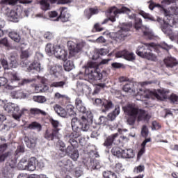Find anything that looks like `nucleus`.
I'll use <instances>...</instances> for the list:
<instances>
[{
  "instance_id": "nucleus-1",
  "label": "nucleus",
  "mask_w": 178,
  "mask_h": 178,
  "mask_svg": "<svg viewBox=\"0 0 178 178\" xmlns=\"http://www.w3.org/2000/svg\"><path fill=\"white\" fill-rule=\"evenodd\" d=\"M122 109L128 116L127 122L129 126H134L136 120L138 123H140V122L148 123L149 119H151V115L148 113V111L143 108H138L134 104H127L122 107Z\"/></svg>"
},
{
  "instance_id": "nucleus-2",
  "label": "nucleus",
  "mask_w": 178,
  "mask_h": 178,
  "mask_svg": "<svg viewBox=\"0 0 178 178\" xmlns=\"http://www.w3.org/2000/svg\"><path fill=\"white\" fill-rule=\"evenodd\" d=\"M1 89L6 88V90H13L16 87L21 86H24V84H29L30 81L29 79H23L21 83H18L17 85L13 84V83H17L20 81V76L17 72H8L4 74V77L1 78Z\"/></svg>"
},
{
  "instance_id": "nucleus-3",
  "label": "nucleus",
  "mask_w": 178,
  "mask_h": 178,
  "mask_svg": "<svg viewBox=\"0 0 178 178\" xmlns=\"http://www.w3.org/2000/svg\"><path fill=\"white\" fill-rule=\"evenodd\" d=\"M130 12H131V10L124 6L123 4L120 5L118 7L113 6L107 10V13H109L110 17L105 19L104 22H102V24H106L109 20L112 22V23H115V22H116V17H119L118 15H129Z\"/></svg>"
},
{
  "instance_id": "nucleus-4",
  "label": "nucleus",
  "mask_w": 178,
  "mask_h": 178,
  "mask_svg": "<svg viewBox=\"0 0 178 178\" xmlns=\"http://www.w3.org/2000/svg\"><path fill=\"white\" fill-rule=\"evenodd\" d=\"M156 47V44L154 42L144 43L143 45L138 46L136 50V54L138 56H140V58L151 60L152 62H156L158 59L156 55L154 54L152 52L147 51H152L151 48H155Z\"/></svg>"
},
{
  "instance_id": "nucleus-5",
  "label": "nucleus",
  "mask_w": 178,
  "mask_h": 178,
  "mask_svg": "<svg viewBox=\"0 0 178 178\" xmlns=\"http://www.w3.org/2000/svg\"><path fill=\"white\" fill-rule=\"evenodd\" d=\"M85 74L89 80H102V73H101V70H99V64L97 62L90 61L88 63Z\"/></svg>"
},
{
  "instance_id": "nucleus-6",
  "label": "nucleus",
  "mask_w": 178,
  "mask_h": 178,
  "mask_svg": "<svg viewBox=\"0 0 178 178\" xmlns=\"http://www.w3.org/2000/svg\"><path fill=\"white\" fill-rule=\"evenodd\" d=\"M158 92L156 91L145 90H143V93H140V95H142L144 98H156V99L162 101L163 99H168L169 98L170 91L168 89H159L158 90Z\"/></svg>"
},
{
  "instance_id": "nucleus-7",
  "label": "nucleus",
  "mask_w": 178,
  "mask_h": 178,
  "mask_svg": "<svg viewBox=\"0 0 178 178\" xmlns=\"http://www.w3.org/2000/svg\"><path fill=\"white\" fill-rule=\"evenodd\" d=\"M167 19V22L162 19L161 18H158L157 22L161 24V27L162 31L163 33H168V27L170 26L171 27H173V26H177L178 24V17L176 15L175 17H170V15L165 16Z\"/></svg>"
},
{
  "instance_id": "nucleus-8",
  "label": "nucleus",
  "mask_w": 178,
  "mask_h": 178,
  "mask_svg": "<svg viewBox=\"0 0 178 178\" xmlns=\"http://www.w3.org/2000/svg\"><path fill=\"white\" fill-rule=\"evenodd\" d=\"M94 105H97V106H102V112L103 113H106V112H109L111 109L113 108L114 104L112 100L106 99H92Z\"/></svg>"
},
{
  "instance_id": "nucleus-9",
  "label": "nucleus",
  "mask_w": 178,
  "mask_h": 178,
  "mask_svg": "<svg viewBox=\"0 0 178 178\" xmlns=\"http://www.w3.org/2000/svg\"><path fill=\"white\" fill-rule=\"evenodd\" d=\"M71 125L72 129L76 127H81L83 131H87L90 129V124H88V120L83 115L81 120H78L77 118H73L71 121Z\"/></svg>"
},
{
  "instance_id": "nucleus-10",
  "label": "nucleus",
  "mask_w": 178,
  "mask_h": 178,
  "mask_svg": "<svg viewBox=\"0 0 178 178\" xmlns=\"http://www.w3.org/2000/svg\"><path fill=\"white\" fill-rule=\"evenodd\" d=\"M133 27V24L131 23H124L120 31L115 33V38L120 40V41H124L126 37H129L130 33L129 32L131 30Z\"/></svg>"
},
{
  "instance_id": "nucleus-11",
  "label": "nucleus",
  "mask_w": 178,
  "mask_h": 178,
  "mask_svg": "<svg viewBox=\"0 0 178 178\" xmlns=\"http://www.w3.org/2000/svg\"><path fill=\"white\" fill-rule=\"evenodd\" d=\"M67 44L70 51L69 58L76 56V54H79L83 49V44H76L72 40H69Z\"/></svg>"
},
{
  "instance_id": "nucleus-12",
  "label": "nucleus",
  "mask_w": 178,
  "mask_h": 178,
  "mask_svg": "<svg viewBox=\"0 0 178 178\" xmlns=\"http://www.w3.org/2000/svg\"><path fill=\"white\" fill-rule=\"evenodd\" d=\"M69 155L74 161H77L79 159V150L76 149L73 146L69 145L65 149V153L59 152L60 156H65V155Z\"/></svg>"
},
{
  "instance_id": "nucleus-13",
  "label": "nucleus",
  "mask_w": 178,
  "mask_h": 178,
  "mask_svg": "<svg viewBox=\"0 0 178 178\" xmlns=\"http://www.w3.org/2000/svg\"><path fill=\"white\" fill-rule=\"evenodd\" d=\"M115 56L116 58H123L124 59L129 61L136 60V56L134 54V53L126 49L118 51L115 54Z\"/></svg>"
},
{
  "instance_id": "nucleus-14",
  "label": "nucleus",
  "mask_w": 178,
  "mask_h": 178,
  "mask_svg": "<svg viewBox=\"0 0 178 178\" xmlns=\"http://www.w3.org/2000/svg\"><path fill=\"white\" fill-rule=\"evenodd\" d=\"M54 55L58 59L67 60V51L60 46H55Z\"/></svg>"
},
{
  "instance_id": "nucleus-15",
  "label": "nucleus",
  "mask_w": 178,
  "mask_h": 178,
  "mask_svg": "<svg viewBox=\"0 0 178 178\" xmlns=\"http://www.w3.org/2000/svg\"><path fill=\"white\" fill-rule=\"evenodd\" d=\"M44 137L48 141H54V140L59 139V131L58 130L48 129L45 131Z\"/></svg>"
},
{
  "instance_id": "nucleus-16",
  "label": "nucleus",
  "mask_w": 178,
  "mask_h": 178,
  "mask_svg": "<svg viewBox=\"0 0 178 178\" xmlns=\"http://www.w3.org/2000/svg\"><path fill=\"white\" fill-rule=\"evenodd\" d=\"M60 15L58 17L57 20H61L63 23H66V22H69V19H70V14L67 12V8L61 7L59 8Z\"/></svg>"
},
{
  "instance_id": "nucleus-17",
  "label": "nucleus",
  "mask_w": 178,
  "mask_h": 178,
  "mask_svg": "<svg viewBox=\"0 0 178 178\" xmlns=\"http://www.w3.org/2000/svg\"><path fill=\"white\" fill-rule=\"evenodd\" d=\"M22 63H23L22 66L24 67H26L28 72H31V70H35L36 72H41V64L37 62H33L30 65L27 61H24Z\"/></svg>"
},
{
  "instance_id": "nucleus-18",
  "label": "nucleus",
  "mask_w": 178,
  "mask_h": 178,
  "mask_svg": "<svg viewBox=\"0 0 178 178\" xmlns=\"http://www.w3.org/2000/svg\"><path fill=\"white\" fill-rule=\"evenodd\" d=\"M3 109L7 113H17L20 108L17 104L8 103L3 106Z\"/></svg>"
},
{
  "instance_id": "nucleus-19",
  "label": "nucleus",
  "mask_w": 178,
  "mask_h": 178,
  "mask_svg": "<svg viewBox=\"0 0 178 178\" xmlns=\"http://www.w3.org/2000/svg\"><path fill=\"white\" fill-rule=\"evenodd\" d=\"M76 90L78 92H80V94H84V92H87V91L90 90V86L79 81L76 83Z\"/></svg>"
},
{
  "instance_id": "nucleus-20",
  "label": "nucleus",
  "mask_w": 178,
  "mask_h": 178,
  "mask_svg": "<svg viewBox=\"0 0 178 178\" xmlns=\"http://www.w3.org/2000/svg\"><path fill=\"white\" fill-rule=\"evenodd\" d=\"M118 136L119 134L116 133L107 137L103 145H104V147H106V148H111L112 145L113 144V141H115V138H116V137H118Z\"/></svg>"
},
{
  "instance_id": "nucleus-21",
  "label": "nucleus",
  "mask_w": 178,
  "mask_h": 178,
  "mask_svg": "<svg viewBox=\"0 0 178 178\" xmlns=\"http://www.w3.org/2000/svg\"><path fill=\"white\" fill-rule=\"evenodd\" d=\"M164 63L167 67H175V66H177L178 61L176 58L173 57H167L164 59Z\"/></svg>"
},
{
  "instance_id": "nucleus-22",
  "label": "nucleus",
  "mask_w": 178,
  "mask_h": 178,
  "mask_svg": "<svg viewBox=\"0 0 178 178\" xmlns=\"http://www.w3.org/2000/svg\"><path fill=\"white\" fill-rule=\"evenodd\" d=\"M120 113V106L116 105L115 107V109L111 113H108L107 115V118L108 120H111L113 122V120H115L116 119V117Z\"/></svg>"
},
{
  "instance_id": "nucleus-23",
  "label": "nucleus",
  "mask_w": 178,
  "mask_h": 178,
  "mask_svg": "<svg viewBox=\"0 0 178 178\" xmlns=\"http://www.w3.org/2000/svg\"><path fill=\"white\" fill-rule=\"evenodd\" d=\"M37 162L38 160L35 157H31L28 163L27 170L30 172H34L37 168Z\"/></svg>"
},
{
  "instance_id": "nucleus-24",
  "label": "nucleus",
  "mask_w": 178,
  "mask_h": 178,
  "mask_svg": "<svg viewBox=\"0 0 178 178\" xmlns=\"http://www.w3.org/2000/svg\"><path fill=\"white\" fill-rule=\"evenodd\" d=\"M73 132L71 133L69 136V138H79L80 136H81V130L83 128L81 127H76L75 128H72Z\"/></svg>"
},
{
  "instance_id": "nucleus-25",
  "label": "nucleus",
  "mask_w": 178,
  "mask_h": 178,
  "mask_svg": "<svg viewBox=\"0 0 178 178\" xmlns=\"http://www.w3.org/2000/svg\"><path fill=\"white\" fill-rule=\"evenodd\" d=\"M12 98H15L16 99H22V98H26L27 94L24 93L22 90H14L10 92Z\"/></svg>"
},
{
  "instance_id": "nucleus-26",
  "label": "nucleus",
  "mask_w": 178,
  "mask_h": 178,
  "mask_svg": "<svg viewBox=\"0 0 178 178\" xmlns=\"http://www.w3.org/2000/svg\"><path fill=\"white\" fill-rule=\"evenodd\" d=\"M122 158L128 159L134 158V151L132 149H122Z\"/></svg>"
},
{
  "instance_id": "nucleus-27",
  "label": "nucleus",
  "mask_w": 178,
  "mask_h": 178,
  "mask_svg": "<svg viewBox=\"0 0 178 178\" xmlns=\"http://www.w3.org/2000/svg\"><path fill=\"white\" fill-rule=\"evenodd\" d=\"M122 90L125 92H130L131 94H134L136 90H134V83L131 82H128L123 86Z\"/></svg>"
},
{
  "instance_id": "nucleus-28",
  "label": "nucleus",
  "mask_w": 178,
  "mask_h": 178,
  "mask_svg": "<svg viewBox=\"0 0 178 178\" xmlns=\"http://www.w3.org/2000/svg\"><path fill=\"white\" fill-rule=\"evenodd\" d=\"M24 141L26 143V147L28 148H34L37 145V139L36 138H31L27 136H25Z\"/></svg>"
},
{
  "instance_id": "nucleus-29",
  "label": "nucleus",
  "mask_w": 178,
  "mask_h": 178,
  "mask_svg": "<svg viewBox=\"0 0 178 178\" xmlns=\"http://www.w3.org/2000/svg\"><path fill=\"white\" fill-rule=\"evenodd\" d=\"M23 3V4H27V3H31L33 1L30 0H6V3L7 5H11L12 6H15V5H17V3Z\"/></svg>"
},
{
  "instance_id": "nucleus-30",
  "label": "nucleus",
  "mask_w": 178,
  "mask_h": 178,
  "mask_svg": "<svg viewBox=\"0 0 178 178\" xmlns=\"http://www.w3.org/2000/svg\"><path fill=\"white\" fill-rule=\"evenodd\" d=\"M58 165L63 168H72V166H73V163H72V160L70 159H63L58 162Z\"/></svg>"
},
{
  "instance_id": "nucleus-31",
  "label": "nucleus",
  "mask_w": 178,
  "mask_h": 178,
  "mask_svg": "<svg viewBox=\"0 0 178 178\" xmlns=\"http://www.w3.org/2000/svg\"><path fill=\"white\" fill-rule=\"evenodd\" d=\"M54 111L58 115H59V116H61L62 118L66 117V111L60 105L56 104L54 106Z\"/></svg>"
},
{
  "instance_id": "nucleus-32",
  "label": "nucleus",
  "mask_w": 178,
  "mask_h": 178,
  "mask_svg": "<svg viewBox=\"0 0 178 178\" xmlns=\"http://www.w3.org/2000/svg\"><path fill=\"white\" fill-rule=\"evenodd\" d=\"M147 143H151V138H147L143 140L141 143V148L138 153V156H141L143 154L145 153V145H147Z\"/></svg>"
},
{
  "instance_id": "nucleus-33",
  "label": "nucleus",
  "mask_w": 178,
  "mask_h": 178,
  "mask_svg": "<svg viewBox=\"0 0 178 178\" xmlns=\"http://www.w3.org/2000/svg\"><path fill=\"white\" fill-rule=\"evenodd\" d=\"M50 87H54V88H64L66 86V81H54L49 84Z\"/></svg>"
},
{
  "instance_id": "nucleus-34",
  "label": "nucleus",
  "mask_w": 178,
  "mask_h": 178,
  "mask_svg": "<svg viewBox=\"0 0 178 178\" xmlns=\"http://www.w3.org/2000/svg\"><path fill=\"white\" fill-rule=\"evenodd\" d=\"M8 37L11 38V40H13L15 42H20V40L22 38H20V35L17 33V32L15 31H11L8 33Z\"/></svg>"
},
{
  "instance_id": "nucleus-35",
  "label": "nucleus",
  "mask_w": 178,
  "mask_h": 178,
  "mask_svg": "<svg viewBox=\"0 0 178 178\" xmlns=\"http://www.w3.org/2000/svg\"><path fill=\"white\" fill-rule=\"evenodd\" d=\"M111 153L117 158H122V149L120 147H114L111 149Z\"/></svg>"
},
{
  "instance_id": "nucleus-36",
  "label": "nucleus",
  "mask_w": 178,
  "mask_h": 178,
  "mask_svg": "<svg viewBox=\"0 0 178 178\" xmlns=\"http://www.w3.org/2000/svg\"><path fill=\"white\" fill-rule=\"evenodd\" d=\"M98 13H99V10L97 8H89V13H86V17L90 19L93 15H98Z\"/></svg>"
},
{
  "instance_id": "nucleus-37",
  "label": "nucleus",
  "mask_w": 178,
  "mask_h": 178,
  "mask_svg": "<svg viewBox=\"0 0 178 178\" xmlns=\"http://www.w3.org/2000/svg\"><path fill=\"white\" fill-rule=\"evenodd\" d=\"M113 170L116 173H122L124 170V168H123V164L122 163H117L115 164V165L113 167Z\"/></svg>"
},
{
  "instance_id": "nucleus-38",
  "label": "nucleus",
  "mask_w": 178,
  "mask_h": 178,
  "mask_svg": "<svg viewBox=\"0 0 178 178\" xmlns=\"http://www.w3.org/2000/svg\"><path fill=\"white\" fill-rule=\"evenodd\" d=\"M64 69L66 72H70V70H73L74 69V64L72 60H67L64 64Z\"/></svg>"
},
{
  "instance_id": "nucleus-39",
  "label": "nucleus",
  "mask_w": 178,
  "mask_h": 178,
  "mask_svg": "<svg viewBox=\"0 0 178 178\" xmlns=\"http://www.w3.org/2000/svg\"><path fill=\"white\" fill-rule=\"evenodd\" d=\"M28 129H31V130H39L40 131L42 129L41 124L37 122H33L31 124H29Z\"/></svg>"
},
{
  "instance_id": "nucleus-40",
  "label": "nucleus",
  "mask_w": 178,
  "mask_h": 178,
  "mask_svg": "<svg viewBox=\"0 0 178 178\" xmlns=\"http://www.w3.org/2000/svg\"><path fill=\"white\" fill-rule=\"evenodd\" d=\"M50 123L53 127L51 128L52 130H57L58 132L60 131V128H59V121L51 119Z\"/></svg>"
},
{
  "instance_id": "nucleus-41",
  "label": "nucleus",
  "mask_w": 178,
  "mask_h": 178,
  "mask_svg": "<svg viewBox=\"0 0 178 178\" xmlns=\"http://www.w3.org/2000/svg\"><path fill=\"white\" fill-rule=\"evenodd\" d=\"M40 5L42 10H49L50 5L48 0H40Z\"/></svg>"
},
{
  "instance_id": "nucleus-42",
  "label": "nucleus",
  "mask_w": 178,
  "mask_h": 178,
  "mask_svg": "<svg viewBox=\"0 0 178 178\" xmlns=\"http://www.w3.org/2000/svg\"><path fill=\"white\" fill-rule=\"evenodd\" d=\"M103 177L104 178H118L116 174L112 171L103 172Z\"/></svg>"
},
{
  "instance_id": "nucleus-43",
  "label": "nucleus",
  "mask_w": 178,
  "mask_h": 178,
  "mask_svg": "<svg viewBox=\"0 0 178 178\" xmlns=\"http://www.w3.org/2000/svg\"><path fill=\"white\" fill-rule=\"evenodd\" d=\"M30 112L31 115H42L43 116H45V115H47V113L45 111L40 110L39 108H31L30 110Z\"/></svg>"
},
{
  "instance_id": "nucleus-44",
  "label": "nucleus",
  "mask_w": 178,
  "mask_h": 178,
  "mask_svg": "<svg viewBox=\"0 0 178 178\" xmlns=\"http://www.w3.org/2000/svg\"><path fill=\"white\" fill-rule=\"evenodd\" d=\"M12 174H10V171H9V168L8 167H5L2 170L1 178H10Z\"/></svg>"
},
{
  "instance_id": "nucleus-45",
  "label": "nucleus",
  "mask_w": 178,
  "mask_h": 178,
  "mask_svg": "<svg viewBox=\"0 0 178 178\" xmlns=\"http://www.w3.org/2000/svg\"><path fill=\"white\" fill-rule=\"evenodd\" d=\"M33 101L38 104H44V102H47V98L44 96H34Z\"/></svg>"
},
{
  "instance_id": "nucleus-46",
  "label": "nucleus",
  "mask_w": 178,
  "mask_h": 178,
  "mask_svg": "<svg viewBox=\"0 0 178 178\" xmlns=\"http://www.w3.org/2000/svg\"><path fill=\"white\" fill-rule=\"evenodd\" d=\"M66 115L68 116H74L76 115V112H74V107L72 105L67 106Z\"/></svg>"
},
{
  "instance_id": "nucleus-47",
  "label": "nucleus",
  "mask_w": 178,
  "mask_h": 178,
  "mask_svg": "<svg viewBox=\"0 0 178 178\" xmlns=\"http://www.w3.org/2000/svg\"><path fill=\"white\" fill-rule=\"evenodd\" d=\"M45 51L47 52V54H54L55 47L52 44L49 43L45 47Z\"/></svg>"
},
{
  "instance_id": "nucleus-48",
  "label": "nucleus",
  "mask_w": 178,
  "mask_h": 178,
  "mask_svg": "<svg viewBox=\"0 0 178 178\" xmlns=\"http://www.w3.org/2000/svg\"><path fill=\"white\" fill-rule=\"evenodd\" d=\"M145 170V166L144 165H139L134 168V173H141Z\"/></svg>"
},
{
  "instance_id": "nucleus-49",
  "label": "nucleus",
  "mask_w": 178,
  "mask_h": 178,
  "mask_svg": "<svg viewBox=\"0 0 178 178\" xmlns=\"http://www.w3.org/2000/svg\"><path fill=\"white\" fill-rule=\"evenodd\" d=\"M134 27L136 30H138L143 27V19H141V18L138 17L135 19Z\"/></svg>"
},
{
  "instance_id": "nucleus-50",
  "label": "nucleus",
  "mask_w": 178,
  "mask_h": 178,
  "mask_svg": "<svg viewBox=\"0 0 178 178\" xmlns=\"http://www.w3.org/2000/svg\"><path fill=\"white\" fill-rule=\"evenodd\" d=\"M59 70V67L54 65L52 66L49 70L50 74L55 76V77H58V70Z\"/></svg>"
},
{
  "instance_id": "nucleus-51",
  "label": "nucleus",
  "mask_w": 178,
  "mask_h": 178,
  "mask_svg": "<svg viewBox=\"0 0 178 178\" xmlns=\"http://www.w3.org/2000/svg\"><path fill=\"white\" fill-rule=\"evenodd\" d=\"M168 99L171 104H178V96L175 93L171 94Z\"/></svg>"
},
{
  "instance_id": "nucleus-52",
  "label": "nucleus",
  "mask_w": 178,
  "mask_h": 178,
  "mask_svg": "<svg viewBox=\"0 0 178 178\" xmlns=\"http://www.w3.org/2000/svg\"><path fill=\"white\" fill-rule=\"evenodd\" d=\"M141 135L142 137H145V138L148 137V128L146 127V125L143 126L141 129Z\"/></svg>"
},
{
  "instance_id": "nucleus-53",
  "label": "nucleus",
  "mask_w": 178,
  "mask_h": 178,
  "mask_svg": "<svg viewBox=\"0 0 178 178\" xmlns=\"http://www.w3.org/2000/svg\"><path fill=\"white\" fill-rule=\"evenodd\" d=\"M69 143L70 144V146L73 147L74 148H76L77 145H79V143L77 140H76V138H69Z\"/></svg>"
},
{
  "instance_id": "nucleus-54",
  "label": "nucleus",
  "mask_w": 178,
  "mask_h": 178,
  "mask_svg": "<svg viewBox=\"0 0 178 178\" xmlns=\"http://www.w3.org/2000/svg\"><path fill=\"white\" fill-rule=\"evenodd\" d=\"M30 56V53L29 52V51L25 50L24 51H22L20 58L21 59H24L25 60H27Z\"/></svg>"
},
{
  "instance_id": "nucleus-55",
  "label": "nucleus",
  "mask_w": 178,
  "mask_h": 178,
  "mask_svg": "<svg viewBox=\"0 0 178 178\" xmlns=\"http://www.w3.org/2000/svg\"><path fill=\"white\" fill-rule=\"evenodd\" d=\"M54 99H65V98H66V95H62L59 92H56L54 94Z\"/></svg>"
},
{
  "instance_id": "nucleus-56",
  "label": "nucleus",
  "mask_w": 178,
  "mask_h": 178,
  "mask_svg": "<svg viewBox=\"0 0 178 178\" xmlns=\"http://www.w3.org/2000/svg\"><path fill=\"white\" fill-rule=\"evenodd\" d=\"M1 45L6 47V48H9L10 47V44L9 43V41H8L7 38H4L1 39Z\"/></svg>"
},
{
  "instance_id": "nucleus-57",
  "label": "nucleus",
  "mask_w": 178,
  "mask_h": 178,
  "mask_svg": "<svg viewBox=\"0 0 178 178\" xmlns=\"http://www.w3.org/2000/svg\"><path fill=\"white\" fill-rule=\"evenodd\" d=\"M58 145L60 146V152H62V154H65V150L66 149L65 147H66V145L65 144V143L62 142V141H58Z\"/></svg>"
},
{
  "instance_id": "nucleus-58",
  "label": "nucleus",
  "mask_w": 178,
  "mask_h": 178,
  "mask_svg": "<svg viewBox=\"0 0 178 178\" xmlns=\"http://www.w3.org/2000/svg\"><path fill=\"white\" fill-rule=\"evenodd\" d=\"M140 15L144 17V19H148L149 20H154V17L149 16V14L142 11L140 13Z\"/></svg>"
},
{
  "instance_id": "nucleus-59",
  "label": "nucleus",
  "mask_w": 178,
  "mask_h": 178,
  "mask_svg": "<svg viewBox=\"0 0 178 178\" xmlns=\"http://www.w3.org/2000/svg\"><path fill=\"white\" fill-rule=\"evenodd\" d=\"M99 124H103L104 126L108 124V119L106 117L101 116L99 118Z\"/></svg>"
},
{
  "instance_id": "nucleus-60",
  "label": "nucleus",
  "mask_w": 178,
  "mask_h": 178,
  "mask_svg": "<svg viewBox=\"0 0 178 178\" xmlns=\"http://www.w3.org/2000/svg\"><path fill=\"white\" fill-rule=\"evenodd\" d=\"M9 155H10V152H6L2 153L1 154V162H3V161H5V159L9 156Z\"/></svg>"
},
{
  "instance_id": "nucleus-61",
  "label": "nucleus",
  "mask_w": 178,
  "mask_h": 178,
  "mask_svg": "<svg viewBox=\"0 0 178 178\" xmlns=\"http://www.w3.org/2000/svg\"><path fill=\"white\" fill-rule=\"evenodd\" d=\"M161 128V124L156 122V121H153L152 122V129L153 130H159Z\"/></svg>"
},
{
  "instance_id": "nucleus-62",
  "label": "nucleus",
  "mask_w": 178,
  "mask_h": 178,
  "mask_svg": "<svg viewBox=\"0 0 178 178\" xmlns=\"http://www.w3.org/2000/svg\"><path fill=\"white\" fill-rule=\"evenodd\" d=\"M92 169H100L101 168V164L98 162V161L95 160L92 163Z\"/></svg>"
},
{
  "instance_id": "nucleus-63",
  "label": "nucleus",
  "mask_w": 178,
  "mask_h": 178,
  "mask_svg": "<svg viewBox=\"0 0 178 178\" xmlns=\"http://www.w3.org/2000/svg\"><path fill=\"white\" fill-rule=\"evenodd\" d=\"M44 38L49 41V40H52V38H54V35L50 32H47L44 34Z\"/></svg>"
},
{
  "instance_id": "nucleus-64",
  "label": "nucleus",
  "mask_w": 178,
  "mask_h": 178,
  "mask_svg": "<svg viewBox=\"0 0 178 178\" xmlns=\"http://www.w3.org/2000/svg\"><path fill=\"white\" fill-rule=\"evenodd\" d=\"M99 55H102V56H105V55H108V49H100L98 51Z\"/></svg>"
}]
</instances>
